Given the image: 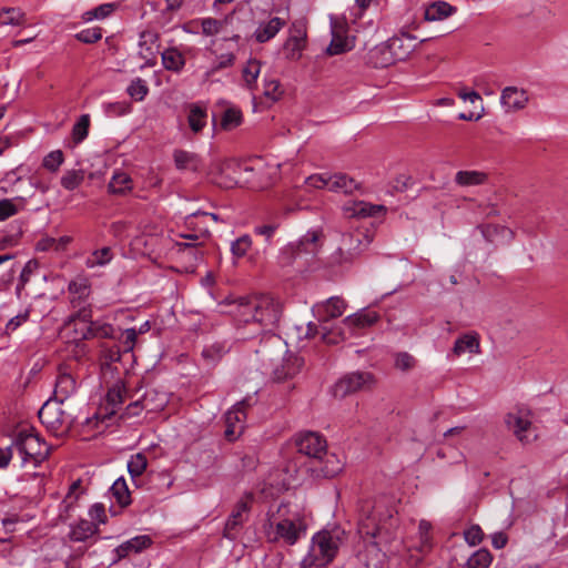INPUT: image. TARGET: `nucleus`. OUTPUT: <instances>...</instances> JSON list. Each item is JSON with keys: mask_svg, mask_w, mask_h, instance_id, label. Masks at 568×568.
I'll return each mask as SVG.
<instances>
[{"mask_svg": "<svg viewBox=\"0 0 568 568\" xmlns=\"http://www.w3.org/2000/svg\"><path fill=\"white\" fill-rule=\"evenodd\" d=\"M282 314L281 304L268 295L242 297L237 304V328L243 339L271 332Z\"/></svg>", "mask_w": 568, "mask_h": 568, "instance_id": "nucleus-1", "label": "nucleus"}, {"mask_svg": "<svg viewBox=\"0 0 568 568\" xmlns=\"http://www.w3.org/2000/svg\"><path fill=\"white\" fill-rule=\"evenodd\" d=\"M287 507L278 505L277 509L267 511V518L263 525L264 534L268 542L282 541L286 546H294L306 535L307 525L304 519L285 517Z\"/></svg>", "mask_w": 568, "mask_h": 568, "instance_id": "nucleus-2", "label": "nucleus"}, {"mask_svg": "<svg viewBox=\"0 0 568 568\" xmlns=\"http://www.w3.org/2000/svg\"><path fill=\"white\" fill-rule=\"evenodd\" d=\"M339 549V538L327 530L316 532L312 537L306 556L302 559L300 568H323L329 565Z\"/></svg>", "mask_w": 568, "mask_h": 568, "instance_id": "nucleus-3", "label": "nucleus"}, {"mask_svg": "<svg viewBox=\"0 0 568 568\" xmlns=\"http://www.w3.org/2000/svg\"><path fill=\"white\" fill-rule=\"evenodd\" d=\"M12 443L23 463L32 460L38 465L50 455L51 447L32 428L18 432Z\"/></svg>", "mask_w": 568, "mask_h": 568, "instance_id": "nucleus-4", "label": "nucleus"}, {"mask_svg": "<svg viewBox=\"0 0 568 568\" xmlns=\"http://www.w3.org/2000/svg\"><path fill=\"white\" fill-rule=\"evenodd\" d=\"M378 318L379 315L375 311L363 310L358 313L347 316L343 321L345 328H339L337 332H325L322 335V339L327 344H337L348 337L356 336L358 334V329L374 325Z\"/></svg>", "mask_w": 568, "mask_h": 568, "instance_id": "nucleus-5", "label": "nucleus"}, {"mask_svg": "<svg viewBox=\"0 0 568 568\" xmlns=\"http://www.w3.org/2000/svg\"><path fill=\"white\" fill-rule=\"evenodd\" d=\"M415 40L416 38L408 33L389 38L376 48V53L381 54V65L388 67L398 61H405L416 48Z\"/></svg>", "mask_w": 568, "mask_h": 568, "instance_id": "nucleus-6", "label": "nucleus"}, {"mask_svg": "<svg viewBox=\"0 0 568 568\" xmlns=\"http://www.w3.org/2000/svg\"><path fill=\"white\" fill-rule=\"evenodd\" d=\"M376 379L371 372L356 371L343 375L333 386V395L344 398L348 395L372 390Z\"/></svg>", "mask_w": 568, "mask_h": 568, "instance_id": "nucleus-7", "label": "nucleus"}, {"mask_svg": "<svg viewBox=\"0 0 568 568\" xmlns=\"http://www.w3.org/2000/svg\"><path fill=\"white\" fill-rule=\"evenodd\" d=\"M294 443L300 454L310 458V464L313 460H318L322 453L327 448L326 439L317 432L305 430L300 432L294 436Z\"/></svg>", "mask_w": 568, "mask_h": 568, "instance_id": "nucleus-8", "label": "nucleus"}, {"mask_svg": "<svg viewBox=\"0 0 568 568\" xmlns=\"http://www.w3.org/2000/svg\"><path fill=\"white\" fill-rule=\"evenodd\" d=\"M505 424L521 444H529L532 439L526 434L531 428V412L525 405H518L505 416Z\"/></svg>", "mask_w": 568, "mask_h": 568, "instance_id": "nucleus-9", "label": "nucleus"}, {"mask_svg": "<svg viewBox=\"0 0 568 568\" xmlns=\"http://www.w3.org/2000/svg\"><path fill=\"white\" fill-rule=\"evenodd\" d=\"M252 501L253 496L248 494L245 495L235 504L224 526L223 536L225 538L230 540H235L237 538L240 530L243 527V524L248 518Z\"/></svg>", "mask_w": 568, "mask_h": 568, "instance_id": "nucleus-10", "label": "nucleus"}, {"mask_svg": "<svg viewBox=\"0 0 568 568\" xmlns=\"http://www.w3.org/2000/svg\"><path fill=\"white\" fill-rule=\"evenodd\" d=\"M62 404L63 403L50 398L42 405L38 413L40 422L53 434H58L59 432L63 433L64 429H67V416L61 408Z\"/></svg>", "mask_w": 568, "mask_h": 568, "instance_id": "nucleus-11", "label": "nucleus"}, {"mask_svg": "<svg viewBox=\"0 0 568 568\" xmlns=\"http://www.w3.org/2000/svg\"><path fill=\"white\" fill-rule=\"evenodd\" d=\"M306 26L302 21H295L290 28V36L283 44V53L287 60L297 61L306 48Z\"/></svg>", "mask_w": 568, "mask_h": 568, "instance_id": "nucleus-12", "label": "nucleus"}, {"mask_svg": "<svg viewBox=\"0 0 568 568\" xmlns=\"http://www.w3.org/2000/svg\"><path fill=\"white\" fill-rule=\"evenodd\" d=\"M344 464L334 453H328L327 448L318 460H313L310 469L316 477L332 478L338 475L343 469Z\"/></svg>", "mask_w": 568, "mask_h": 568, "instance_id": "nucleus-13", "label": "nucleus"}, {"mask_svg": "<svg viewBox=\"0 0 568 568\" xmlns=\"http://www.w3.org/2000/svg\"><path fill=\"white\" fill-rule=\"evenodd\" d=\"M113 334L114 328L111 324L93 321L89 325H84V327H77L74 339L113 338Z\"/></svg>", "mask_w": 568, "mask_h": 568, "instance_id": "nucleus-14", "label": "nucleus"}, {"mask_svg": "<svg viewBox=\"0 0 568 568\" xmlns=\"http://www.w3.org/2000/svg\"><path fill=\"white\" fill-rule=\"evenodd\" d=\"M345 302L339 297H331L325 303L316 304L313 307L314 314L321 323H326L343 315Z\"/></svg>", "mask_w": 568, "mask_h": 568, "instance_id": "nucleus-15", "label": "nucleus"}, {"mask_svg": "<svg viewBox=\"0 0 568 568\" xmlns=\"http://www.w3.org/2000/svg\"><path fill=\"white\" fill-rule=\"evenodd\" d=\"M304 366L303 357L296 354H290L284 359L281 366L276 367L273 372L275 382H284L297 375Z\"/></svg>", "mask_w": 568, "mask_h": 568, "instance_id": "nucleus-16", "label": "nucleus"}, {"mask_svg": "<svg viewBox=\"0 0 568 568\" xmlns=\"http://www.w3.org/2000/svg\"><path fill=\"white\" fill-rule=\"evenodd\" d=\"M322 237V230H311L305 235H303L298 242L295 244H290L287 251H290L292 255H297L301 253L315 254L318 250V242Z\"/></svg>", "mask_w": 568, "mask_h": 568, "instance_id": "nucleus-17", "label": "nucleus"}, {"mask_svg": "<svg viewBox=\"0 0 568 568\" xmlns=\"http://www.w3.org/2000/svg\"><path fill=\"white\" fill-rule=\"evenodd\" d=\"M500 101L508 111H517L526 106L528 95L525 90H519L516 87H507L501 92Z\"/></svg>", "mask_w": 568, "mask_h": 568, "instance_id": "nucleus-18", "label": "nucleus"}, {"mask_svg": "<svg viewBox=\"0 0 568 568\" xmlns=\"http://www.w3.org/2000/svg\"><path fill=\"white\" fill-rule=\"evenodd\" d=\"M159 38V33L151 30H145L140 34V55L148 63L154 62L156 58Z\"/></svg>", "mask_w": 568, "mask_h": 568, "instance_id": "nucleus-19", "label": "nucleus"}, {"mask_svg": "<svg viewBox=\"0 0 568 568\" xmlns=\"http://www.w3.org/2000/svg\"><path fill=\"white\" fill-rule=\"evenodd\" d=\"M75 388L74 377L69 373H60L57 377L52 399L64 403L75 392Z\"/></svg>", "mask_w": 568, "mask_h": 568, "instance_id": "nucleus-20", "label": "nucleus"}, {"mask_svg": "<svg viewBox=\"0 0 568 568\" xmlns=\"http://www.w3.org/2000/svg\"><path fill=\"white\" fill-rule=\"evenodd\" d=\"M341 244L344 246V250L347 251L348 255L357 257L363 251L361 246L367 247L369 240L362 232L345 233L342 235Z\"/></svg>", "mask_w": 568, "mask_h": 568, "instance_id": "nucleus-21", "label": "nucleus"}, {"mask_svg": "<svg viewBox=\"0 0 568 568\" xmlns=\"http://www.w3.org/2000/svg\"><path fill=\"white\" fill-rule=\"evenodd\" d=\"M466 351H468L471 354L480 353V342L479 335L477 333L473 332L463 334L455 341L453 353L456 356H460Z\"/></svg>", "mask_w": 568, "mask_h": 568, "instance_id": "nucleus-22", "label": "nucleus"}, {"mask_svg": "<svg viewBox=\"0 0 568 568\" xmlns=\"http://www.w3.org/2000/svg\"><path fill=\"white\" fill-rule=\"evenodd\" d=\"M174 164L178 170H190L197 172L201 170V158L193 152L185 150H175L173 153Z\"/></svg>", "mask_w": 568, "mask_h": 568, "instance_id": "nucleus-23", "label": "nucleus"}, {"mask_svg": "<svg viewBox=\"0 0 568 568\" xmlns=\"http://www.w3.org/2000/svg\"><path fill=\"white\" fill-rule=\"evenodd\" d=\"M454 181L462 187L483 185L488 181V174L475 170L458 171L455 174Z\"/></svg>", "mask_w": 568, "mask_h": 568, "instance_id": "nucleus-24", "label": "nucleus"}, {"mask_svg": "<svg viewBox=\"0 0 568 568\" xmlns=\"http://www.w3.org/2000/svg\"><path fill=\"white\" fill-rule=\"evenodd\" d=\"M152 544V539L146 535L136 536L131 538L130 540L123 542L116 548L118 556L120 558H124L129 556L130 552H140L143 549L148 548Z\"/></svg>", "mask_w": 568, "mask_h": 568, "instance_id": "nucleus-25", "label": "nucleus"}, {"mask_svg": "<svg viewBox=\"0 0 568 568\" xmlns=\"http://www.w3.org/2000/svg\"><path fill=\"white\" fill-rule=\"evenodd\" d=\"M285 22L281 18H272L267 23L261 24L254 32L255 40L258 43H264L274 38L282 29Z\"/></svg>", "mask_w": 568, "mask_h": 568, "instance_id": "nucleus-26", "label": "nucleus"}, {"mask_svg": "<svg viewBox=\"0 0 568 568\" xmlns=\"http://www.w3.org/2000/svg\"><path fill=\"white\" fill-rule=\"evenodd\" d=\"M164 69L179 73L185 65V58L176 48H169L161 54Z\"/></svg>", "mask_w": 568, "mask_h": 568, "instance_id": "nucleus-27", "label": "nucleus"}, {"mask_svg": "<svg viewBox=\"0 0 568 568\" xmlns=\"http://www.w3.org/2000/svg\"><path fill=\"white\" fill-rule=\"evenodd\" d=\"M126 389L124 383L122 381H116L112 387L108 389L105 399L108 407L111 408L110 413L115 414L116 408H119L125 398Z\"/></svg>", "mask_w": 568, "mask_h": 568, "instance_id": "nucleus-28", "label": "nucleus"}, {"mask_svg": "<svg viewBox=\"0 0 568 568\" xmlns=\"http://www.w3.org/2000/svg\"><path fill=\"white\" fill-rule=\"evenodd\" d=\"M26 205L27 199L22 196L0 200V222L24 210Z\"/></svg>", "mask_w": 568, "mask_h": 568, "instance_id": "nucleus-29", "label": "nucleus"}, {"mask_svg": "<svg viewBox=\"0 0 568 568\" xmlns=\"http://www.w3.org/2000/svg\"><path fill=\"white\" fill-rule=\"evenodd\" d=\"M97 531L98 527L95 523L81 519L74 527L71 528L69 537L73 541H85L88 538L94 536Z\"/></svg>", "mask_w": 568, "mask_h": 568, "instance_id": "nucleus-30", "label": "nucleus"}, {"mask_svg": "<svg viewBox=\"0 0 568 568\" xmlns=\"http://www.w3.org/2000/svg\"><path fill=\"white\" fill-rule=\"evenodd\" d=\"M456 11V8L445 1L432 3L425 11V19L428 21L440 20L449 17Z\"/></svg>", "mask_w": 568, "mask_h": 568, "instance_id": "nucleus-31", "label": "nucleus"}, {"mask_svg": "<svg viewBox=\"0 0 568 568\" xmlns=\"http://www.w3.org/2000/svg\"><path fill=\"white\" fill-rule=\"evenodd\" d=\"M112 496L121 508L131 504V494L123 477L118 478L110 488Z\"/></svg>", "mask_w": 568, "mask_h": 568, "instance_id": "nucleus-32", "label": "nucleus"}, {"mask_svg": "<svg viewBox=\"0 0 568 568\" xmlns=\"http://www.w3.org/2000/svg\"><path fill=\"white\" fill-rule=\"evenodd\" d=\"M206 110L199 104L192 103L187 115V122L194 133H199L206 124Z\"/></svg>", "mask_w": 568, "mask_h": 568, "instance_id": "nucleus-33", "label": "nucleus"}, {"mask_svg": "<svg viewBox=\"0 0 568 568\" xmlns=\"http://www.w3.org/2000/svg\"><path fill=\"white\" fill-rule=\"evenodd\" d=\"M131 178L124 172H114L108 189L112 194H124L132 187Z\"/></svg>", "mask_w": 568, "mask_h": 568, "instance_id": "nucleus-34", "label": "nucleus"}, {"mask_svg": "<svg viewBox=\"0 0 568 568\" xmlns=\"http://www.w3.org/2000/svg\"><path fill=\"white\" fill-rule=\"evenodd\" d=\"M113 258V253L111 247L104 246L102 248L95 250L91 253L90 256L85 260V265L89 268H93L97 266H104L111 262Z\"/></svg>", "mask_w": 568, "mask_h": 568, "instance_id": "nucleus-35", "label": "nucleus"}, {"mask_svg": "<svg viewBox=\"0 0 568 568\" xmlns=\"http://www.w3.org/2000/svg\"><path fill=\"white\" fill-rule=\"evenodd\" d=\"M85 172L83 170H67L62 175L60 183L63 189L73 191L84 181Z\"/></svg>", "mask_w": 568, "mask_h": 568, "instance_id": "nucleus-36", "label": "nucleus"}, {"mask_svg": "<svg viewBox=\"0 0 568 568\" xmlns=\"http://www.w3.org/2000/svg\"><path fill=\"white\" fill-rule=\"evenodd\" d=\"M357 187V184L352 178L346 174H335L329 176V190L331 191H343L344 193H351Z\"/></svg>", "mask_w": 568, "mask_h": 568, "instance_id": "nucleus-37", "label": "nucleus"}, {"mask_svg": "<svg viewBox=\"0 0 568 568\" xmlns=\"http://www.w3.org/2000/svg\"><path fill=\"white\" fill-rule=\"evenodd\" d=\"M226 348L222 343H214L203 348L202 357L207 365H215L226 354Z\"/></svg>", "mask_w": 568, "mask_h": 568, "instance_id": "nucleus-38", "label": "nucleus"}, {"mask_svg": "<svg viewBox=\"0 0 568 568\" xmlns=\"http://www.w3.org/2000/svg\"><path fill=\"white\" fill-rule=\"evenodd\" d=\"M385 212V207L383 205H373L366 202H357L354 203L352 209V216L358 217H367V216H378Z\"/></svg>", "mask_w": 568, "mask_h": 568, "instance_id": "nucleus-39", "label": "nucleus"}, {"mask_svg": "<svg viewBox=\"0 0 568 568\" xmlns=\"http://www.w3.org/2000/svg\"><path fill=\"white\" fill-rule=\"evenodd\" d=\"M235 63V54L233 52L222 53L216 58L211 68L206 71L205 77L211 78L223 69H229Z\"/></svg>", "mask_w": 568, "mask_h": 568, "instance_id": "nucleus-40", "label": "nucleus"}, {"mask_svg": "<svg viewBox=\"0 0 568 568\" xmlns=\"http://www.w3.org/2000/svg\"><path fill=\"white\" fill-rule=\"evenodd\" d=\"M101 369L105 372L106 369H112L111 365L121 359V351L120 347L114 345L112 347H105L102 345L101 351Z\"/></svg>", "mask_w": 568, "mask_h": 568, "instance_id": "nucleus-41", "label": "nucleus"}, {"mask_svg": "<svg viewBox=\"0 0 568 568\" xmlns=\"http://www.w3.org/2000/svg\"><path fill=\"white\" fill-rule=\"evenodd\" d=\"M493 561V555L486 548L475 551L467 560L468 568H488Z\"/></svg>", "mask_w": 568, "mask_h": 568, "instance_id": "nucleus-42", "label": "nucleus"}, {"mask_svg": "<svg viewBox=\"0 0 568 568\" xmlns=\"http://www.w3.org/2000/svg\"><path fill=\"white\" fill-rule=\"evenodd\" d=\"M261 71V62L256 59H250L243 69V78L246 87L252 90L256 84Z\"/></svg>", "mask_w": 568, "mask_h": 568, "instance_id": "nucleus-43", "label": "nucleus"}, {"mask_svg": "<svg viewBox=\"0 0 568 568\" xmlns=\"http://www.w3.org/2000/svg\"><path fill=\"white\" fill-rule=\"evenodd\" d=\"M148 459L143 453H138L132 455L130 460L128 462V471L134 480L136 477L141 476L143 471L146 469Z\"/></svg>", "mask_w": 568, "mask_h": 568, "instance_id": "nucleus-44", "label": "nucleus"}, {"mask_svg": "<svg viewBox=\"0 0 568 568\" xmlns=\"http://www.w3.org/2000/svg\"><path fill=\"white\" fill-rule=\"evenodd\" d=\"M90 115L82 114L72 128V139L74 143H81L89 134Z\"/></svg>", "mask_w": 568, "mask_h": 568, "instance_id": "nucleus-45", "label": "nucleus"}, {"mask_svg": "<svg viewBox=\"0 0 568 568\" xmlns=\"http://www.w3.org/2000/svg\"><path fill=\"white\" fill-rule=\"evenodd\" d=\"M175 245L178 253L187 261H197L203 256V252L193 242H178Z\"/></svg>", "mask_w": 568, "mask_h": 568, "instance_id": "nucleus-46", "label": "nucleus"}, {"mask_svg": "<svg viewBox=\"0 0 568 568\" xmlns=\"http://www.w3.org/2000/svg\"><path fill=\"white\" fill-rule=\"evenodd\" d=\"M478 227L480 229L483 236L488 242H494L495 237L497 235L507 234L510 240L514 237L513 231L506 226L496 225V224H485V225H480Z\"/></svg>", "mask_w": 568, "mask_h": 568, "instance_id": "nucleus-47", "label": "nucleus"}, {"mask_svg": "<svg viewBox=\"0 0 568 568\" xmlns=\"http://www.w3.org/2000/svg\"><path fill=\"white\" fill-rule=\"evenodd\" d=\"M114 3H103L92 10L85 11L81 19L85 22L92 21L94 19H104L109 17L114 11Z\"/></svg>", "mask_w": 568, "mask_h": 568, "instance_id": "nucleus-48", "label": "nucleus"}, {"mask_svg": "<svg viewBox=\"0 0 568 568\" xmlns=\"http://www.w3.org/2000/svg\"><path fill=\"white\" fill-rule=\"evenodd\" d=\"M242 122V113L240 110L230 108L226 109L223 113L222 120H221V126L224 130H232L236 126H239Z\"/></svg>", "mask_w": 568, "mask_h": 568, "instance_id": "nucleus-49", "label": "nucleus"}, {"mask_svg": "<svg viewBox=\"0 0 568 568\" xmlns=\"http://www.w3.org/2000/svg\"><path fill=\"white\" fill-rule=\"evenodd\" d=\"M128 94L135 101H142L149 92L146 82L141 78L134 79L128 87Z\"/></svg>", "mask_w": 568, "mask_h": 568, "instance_id": "nucleus-50", "label": "nucleus"}, {"mask_svg": "<svg viewBox=\"0 0 568 568\" xmlns=\"http://www.w3.org/2000/svg\"><path fill=\"white\" fill-rule=\"evenodd\" d=\"M3 20L0 24L21 26L24 22V13L18 8H2Z\"/></svg>", "mask_w": 568, "mask_h": 568, "instance_id": "nucleus-51", "label": "nucleus"}, {"mask_svg": "<svg viewBox=\"0 0 568 568\" xmlns=\"http://www.w3.org/2000/svg\"><path fill=\"white\" fill-rule=\"evenodd\" d=\"M64 161V155L61 150L51 151L43 159L42 165L50 172H57Z\"/></svg>", "mask_w": 568, "mask_h": 568, "instance_id": "nucleus-52", "label": "nucleus"}, {"mask_svg": "<svg viewBox=\"0 0 568 568\" xmlns=\"http://www.w3.org/2000/svg\"><path fill=\"white\" fill-rule=\"evenodd\" d=\"M263 94L272 102L278 101L283 94L280 81L275 79L264 80Z\"/></svg>", "mask_w": 568, "mask_h": 568, "instance_id": "nucleus-53", "label": "nucleus"}, {"mask_svg": "<svg viewBox=\"0 0 568 568\" xmlns=\"http://www.w3.org/2000/svg\"><path fill=\"white\" fill-rule=\"evenodd\" d=\"M75 39L82 43L91 44L102 39V29L99 27L84 29L78 32Z\"/></svg>", "mask_w": 568, "mask_h": 568, "instance_id": "nucleus-54", "label": "nucleus"}, {"mask_svg": "<svg viewBox=\"0 0 568 568\" xmlns=\"http://www.w3.org/2000/svg\"><path fill=\"white\" fill-rule=\"evenodd\" d=\"M252 245V240L248 235H242L231 244L232 254L240 258L243 257Z\"/></svg>", "mask_w": 568, "mask_h": 568, "instance_id": "nucleus-55", "label": "nucleus"}, {"mask_svg": "<svg viewBox=\"0 0 568 568\" xmlns=\"http://www.w3.org/2000/svg\"><path fill=\"white\" fill-rule=\"evenodd\" d=\"M355 256L348 255L347 251L344 250V246H341L331 255L329 264L332 266H343L345 264H351L354 261Z\"/></svg>", "mask_w": 568, "mask_h": 568, "instance_id": "nucleus-56", "label": "nucleus"}, {"mask_svg": "<svg viewBox=\"0 0 568 568\" xmlns=\"http://www.w3.org/2000/svg\"><path fill=\"white\" fill-rule=\"evenodd\" d=\"M81 479H78L75 481H73L71 484V486L69 487V491L65 496V498L63 499L62 504L64 505V509L68 511L72 506L73 504L78 500L81 491Z\"/></svg>", "mask_w": 568, "mask_h": 568, "instance_id": "nucleus-57", "label": "nucleus"}, {"mask_svg": "<svg viewBox=\"0 0 568 568\" xmlns=\"http://www.w3.org/2000/svg\"><path fill=\"white\" fill-rule=\"evenodd\" d=\"M91 317H92L91 310L83 307V308L79 310L74 315H72L70 317V322L69 323L70 324L73 323L74 329H75L77 327L78 328L79 327H84V325H89L90 322H93L91 320Z\"/></svg>", "mask_w": 568, "mask_h": 568, "instance_id": "nucleus-58", "label": "nucleus"}, {"mask_svg": "<svg viewBox=\"0 0 568 568\" xmlns=\"http://www.w3.org/2000/svg\"><path fill=\"white\" fill-rule=\"evenodd\" d=\"M416 365V359L408 353L406 352H402V353H398L396 354V357H395V367L403 371V372H407V371H410L412 368H414Z\"/></svg>", "mask_w": 568, "mask_h": 568, "instance_id": "nucleus-59", "label": "nucleus"}, {"mask_svg": "<svg viewBox=\"0 0 568 568\" xmlns=\"http://www.w3.org/2000/svg\"><path fill=\"white\" fill-rule=\"evenodd\" d=\"M202 33L204 36H214L221 31L223 22L214 18H205L201 21Z\"/></svg>", "mask_w": 568, "mask_h": 568, "instance_id": "nucleus-60", "label": "nucleus"}, {"mask_svg": "<svg viewBox=\"0 0 568 568\" xmlns=\"http://www.w3.org/2000/svg\"><path fill=\"white\" fill-rule=\"evenodd\" d=\"M464 536H465V540L470 546H476L481 542V540L484 538V531L481 530V528L478 525H473L468 529L465 530Z\"/></svg>", "mask_w": 568, "mask_h": 568, "instance_id": "nucleus-61", "label": "nucleus"}, {"mask_svg": "<svg viewBox=\"0 0 568 568\" xmlns=\"http://www.w3.org/2000/svg\"><path fill=\"white\" fill-rule=\"evenodd\" d=\"M39 263L37 260H30L27 262L24 267L22 268V272L20 274V281L17 286V291L19 292L21 288L24 287V285L29 282L30 275L38 268Z\"/></svg>", "mask_w": 568, "mask_h": 568, "instance_id": "nucleus-62", "label": "nucleus"}, {"mask_svg": "<svg viewBox=\"0 0 568 568\" xmlns=\"http://www.w3.org/2000/svg\"><path fill=\"white\" fill-rule=\"evenodd\" d=\"M347 50H349V48L347 47L346 40L341 37H334L327 47L326 52L329 55H337L346 52Z\"/></svg>", "mask_w": 568, "mask_h": 568, "instance_id": "nucleus-63", "label": "nucleus"}, {"mask_svg": "<svg viewBox=\"0 0 568 568\" xmlns=\"http://www.w3.org/2000/svg\"><path fill=\"white\" fill-rule=\"evenodd\" d=\"M68 290L71 294H77L80 298L89 294V285L87 280L71 281Z\"/></svg>", "mask_w": 568, "mask_h": 568, "instance_id": "nucleus-64", "label": "nucleus"}]
</instances>
